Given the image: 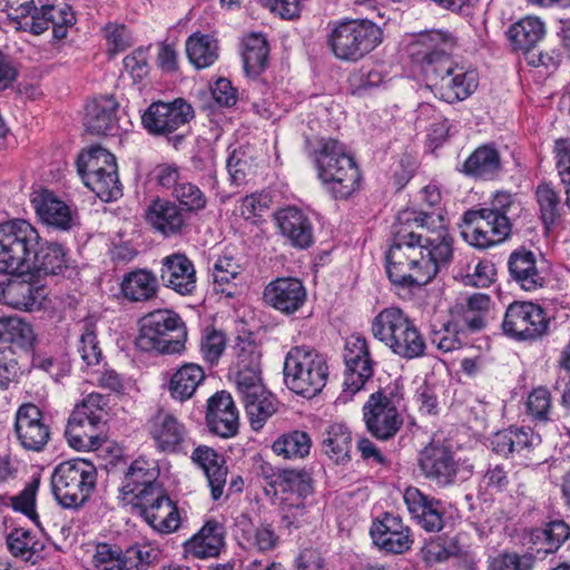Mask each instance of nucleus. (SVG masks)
Listing matches in <instances>:
<instances>
[{"instance_id": "f257e3e1", "label": "nucleus", "mask_w": 570, "mask_h": 570, "mask_svg": "<svg viewBox=\"0 0 570 570\" xmlns=\"http://www.w3.org/2000/svg\"><path fill=\"white\" fill-rule=\"evenodd\" d=\"M453 257V238L441 225L430 234L396 232L386 253V273L395 286H423L446 268Z\"/></svg>"}, {"instance_id": "f03ea898", "label": "nucleus", "mask_w": 570, "mask_h": 570, "mask_svg": "<svg viewBox=\"0 0 570 570\" xmlns=\"http://www.w3.org/2000/svg\"><path fill=\"white\" fill-rule=\"evenodd\" d=\"M313 161L317 178L332 198L347 199L358 190L361 171L343 142L334 138L318 139Z\"/></svg>"}, {"instance_id": "7ed1b4c3", "label": "nucleus", "mask_w": 570, "mask_h": 570, "mask_svg": "<svg viewBox=\"0 0 570 570\" xmlns=\"http://www.w3.org/2000/svg\"><path fill=\"white\" fill-rule=\"evenodd\" d=\"M371 332L393 354L413 360L424 355L426 344L420 330L399 307L382 309L371 323Z\"/></svg>"}, {"instance_id": "20e7f679", "label": "nucleus", "mask_w": 570, "mask_h": 570, "mask_svg": "<svg viewBox=\"0 0 570 570\" xmlns=\"http://www.w3.org/2000/svg\"><path fill=\"white\" fill-rule=\"evenodd\" d=\"M39 240L38 230L24 219L0 225V274H31Z\"/></svg>"}, {"instance_id": "39448f33", "label": "nucleus", "mask_w": 570, "mask_h": 570, "mask_svg": "<svg viewBox=\"0 0 570 570\" xmlns=\"http://www.w3.org/2000/svg\"><path fill=\"white\" fill-rule=\"evenodd\" d=\"M328 379L325 357L306 346L288 351L284 362V381L294 393L312 399L322 392Z\"/></svg>"}, {"instance_id": "423d86ee", "label": "nucleus", "mask_w": 570, "mask_h": 570, "mask_svg": "<svg viewBox=\"0 0 570 570\" xmlns=\"http://www.w3.org/2000/svg\"><path fill=\"white\" fill-rule=\"evenodd\" d=\"M97 484L96 466L83 459L59 463L51 474V491L66 509H78L91 497Z\"/></svg>"}, {"instance_id": "0eeeda50", "label": "nucleus", "mask_w": 570, "mask_h": 570, "mask_svg": "<svg viewBox=\"0 0 570 570\" xmlns=\"http://www.w3.org/2000/svg\"><path fill=\"white\" fill-rule=\"evenodd\" d=\"M57 0H26L14 9L18 29L39 36L52 29V38L62 40L75 24L76 16L67 3Z\"/></svg>"}, {"instance_id": "6e6552de", "label": "nucleus", "mask_w": 570, "mask_h": 570, "mask_svg": "<svg viewBox=\"0 0 570 570\" xmlns=\"http://www.w3.org/2000/svg\"><path fill=\"white\" fill-rule=\"evenodd\" d=\"M381 28L368 19L341 21L328 35V45L337 59L357 61L382 42Z\"/></svg>"}, {"instance_id": "1a4fd4ad", "label": "nucleus", "mask_w": 570, "mask_h": 570, "mask_svg": "<svg viewBox=\"0 0 570 570\" xmlns=\"http://www.w3.org/2000/svg\"><path fill=\"white\" fill-rule=\"evenodd\" d=\"M78 173L85 185L104 202L121 196V185L115 156L100 146L82 151L77 160Z\"/></svg>"}, {"instance_id": "9d476101", "label": "nucleus", "mask_w": 570, "mask_h": 570, "mask_svg": "<svg viewBox=\"0 0 570 570\" xmlns=\"http://www.w3.org/2000/svg\"><path fill=\"white\" fill-rule=\"evenodd\" d=\"M425 80L435 97L453 104L466 99L476 90L479 75L474 68L455 63L448 56L435 67L426 66Z\"/></svg>"}, {"instance_id": "9b49d317", "label": "nucleus", "mask_w": 570, "mask_h": 570, "mask_svg": "<svg viewBox=\"0 0 570 570\" xmlns=\"http://www.w3.org/2000/svg\"><path fill=\"white\" fill-rule=\"evenodd\" d=\"M569 537L570 529L566 522H550L546 528L531 531L528 553L500 554L491 561L490 570H532L534 559L556 552Z\"/></svg>"}, {"instance_id": "f8f14e48", "label": "nucleus", "mask_w": 570, "mask_h": 570, "mask_svg": "<svg viewBox=\"0 0 570 570\" xmlns=\"http://www.w3.org/2000/svg\"><path fill=\"white\" fill-rule=\"evenodd\" d=\"M419 466L426 479L442 488L464 481L472 474V465L451 446L441 443H430L420 452Z\"/></svg>"}, {"instance_id": "ddd939ff", "label": "nucleus", "mask_w": 570, "mask_h": 570, "mask_svg": "<svg viewBox=\"0 0 570 570\" xmlns=\"http://www.w3.org/2000/svg\"><path fill=\"white\" fill-rule=\"evenodd\" d=\"M181 327L184 323L174 311H154L141 318L136 344L146 352L179 353L184 348V343L180 340H170L168 335Z\"/></svg>"}, {"instance_id": "4468645a", "label": "nucleus", "mask_w": 570, "mask_h": 570, "mask_svg": "<svg viewBox=\"0 0 570 570\" xmlns=\"http://www.w3.org/2000/svg\"><path fill=\"white\" fill-rule=\"evenodd\" d=\"M460 227L463 239L476 248L497 245L503 242L511 232L508 217L493 216L481 208L465 212Z\"/></svg>"}, {"instance_id": "2eb2a0df", "label": "nucleus", "mask_w": 570, "mask_h": 570, "mask_svg": "<svg viewBox=\"0 0 570 570\" xmlns=\"http://www.w3.org/2000/svg\"><path fill=\"white\" fill-rule=\"evenodd\" d=\"M401 399L393 393H372L363 406V416L368 432L379 440L393 438L403 424L399 411Z\"/></svg>"}, {"instance_id": "dca6fc26", "label": "nucleus", "mask_w": 570, "mask_h": 570, "mask_svg": "<svg viewBox=\"0 0 570 570\" xmlns=\"http://www.w3.org/2000/svg\"><path fill=\"white\" fill-rule=\"evenodd\" d=\"M345 373L343 392L338 400L347 402L364 384L373 376L374 361L365 337L355 334L351 335L345 343L344 350Z\"/></svg>"}, {"instance_id": "f3484780", "label": "nucleus", "mask_w": 570, "mask_h": 570, "mask_svg": "<svg viewBox=\"0 0 570 570\" xmlns=\"http://www.w3.org/2000/svg\"><path fill=\"white\" fill-rule=\"evenodd\" d=\"M193 118V107L184 99L178 98L171 102L150 104L141 115V124L148 134L168 137Z\"/></svg>"}, {"instance_id": "a211bd4d", "label": "nucleus", "mask_w": 570, "mask_h": 570, "mask_svg": "<svg viewBox=\"0 0 570 570\" xmlns=\"http://www.w3.org/2000/svg\"><path fill=\"white\" fill-rule=\"evenodd\" d=\"M146 430L155 449L165 454H186L190 438L185 424L174 414L159 411L153 415Z\"/></svg>"}, {"instance_id": "6ab92c4d", "label": "nucleus", "mask_w": 570, "mask_h": 570, "mask_svg": "<svg viewBox=\"0 0 570 570\" xmlns=\"http://www.w3.org/2000/svg\"><path fill=\"white\" fill-rule=\"evenodd\" d=\"M548 324L541 306L531 302H514L505 312L502 328L511 337L528 340L546 333Z\"/></svg>"}, {"instance_id": "aec40b11", "label": "nucleus", "mask_w": 570, "mask_h": 570, "mask_svg": "<svg viewBox=\"0 0 570 570\" xmlns=\"http://www.w3.org/2000/svg\"><path fill=\"white\" fill-rule=\"evenodd\" d=\"M159 470L156 461L145 458L136 459L122 479L121 499L134 505L135 501H141L148 495L156 494V491L161 489L157 482Z\"/></svg>"}, {"instance_id": "412c9836", "label": "nucleus", "mask_w": 570, "mask_h": 570, "mask_svg": "<svg viewBox=\"0 0 570 570\" xmlns=\"http://www.w3.org/2000/svg\"><path fill=\"white\" fill-rule=\"evenodd\" d=\"M370 534L380 550L394 554L409 551L414 542L410 528L399 515L389 512L373 520Z\"/></svg>"}, {"instance_id": "4be33fe9", "label": "nucleus", "mask_w": 570, "mask_h": 570, "mask_svg": "<svg viewBox=\"0 0 570 570\" xmlns=\"http://www.w3.org/2000/svg\"><path fill=\"white\" fill-rule=\"evenodd\" d=\"M14 431L21 446L35 452L42 451L51 435L50 426L45 422L42 412L31 403L22 404L18 409Z\"/></svg>"}, {"instance_id": "5701e85b", "label": "nucleus", "mask_w": 570, "mask_h": 570, "mask_svg": "<svg viewBox=\"0 0 570 570\" xmlns=\"http://www.w3.org/2000/svg\"><path fill=\"white\" fill-rule=\"evenodd\" d=\"M490 443L495 453L527 464L533 450L541 443V438L530 428H510L494 433Z\"/></svg>"}, {"instance_id": "b1692460", "label": "nucleus", "mask_w": 570, "mask_h": 570, "mask_svg": "<svg viewBox=\"0 0 570 570\" xmlns=\"http://www.w3.org/2000/svg\"><path fill=\"white\" fill-rule=\"evenodd\" d=\"M134 507L140 510L145 521L158 532L170 533L179 528L178 509L164 493L163 489L157 490L156 494L148 495L141 501H135Z\"/></svg>"}, {"instance_id": "393cba45", "label": "nucleus", "mask_w": 570, "mask_h": 570, "mask_svg": "<svg viewBox=\"0 0 570 570\" xmlns=\"http://www.w3.org/2000/svg\"><path fill=\"white\" fill-rule=\"evenodd\" d=\"M455 46L454 37L442 31H431L419 35L410 45L409 53L420 65L426 79V66L435 67L439 61L449 56Z\"/></svg>"}, {"instance_id": "a878e982", "label": "nucleus", "mask_w": 570, "mask_h": 570, "mask_svg": "<svg viewBox=\"0 0 570 570\" xmlns=\"http://www.w3.org/2000/svg\"><path fill=\"white\" fill-rule=\"evenodd\" d=\"M85 127L90 134L105 136H118L127 130L121 125L119 105L112 96H101L87 104Z\"/></svg>"}, {"instance_id": "bb28decb", "label": "nucleus", "mask_w": 570, "mask_h": 570, "mask_svg": "<svg viewBox=\"0 0 570 570\" xmlns=\"http://www.w3.org/2000/svg\"><path fill=\"white\" fill-rule=\"evenodd\" d=\"M31 204L39 219L50 227L69 230L78 224L77 210L52 191L47 189L36 191Z\"/></svg>"}, {"instance_id": "cd10ccee", "label": "nucleus", "mask_w": 570, "mask_h": 570, "mask_svg": "<svg viewBox=\"0 0 570 570\" xmlns=\"http://www.w3.org/2000/svg\"><path fill=\"white\" fill-rule=\"evenodd\" d=\"M235 350L238 367L235 384L245 401L266 391L259 376V353L253 343L245 341L238 343Z\"/></svg>"}, {"instance_id": "c85d7f7f", "label": "nucleus", "mask_w": 570, "mask_h": 570, "mask_svg": "<svg viewBox=\"0 0 570 570\" xmlns=\"http://www.w3.org/2000/svg\"><path fill=\"white\" fill-rule=\"evenodd\" d=\"M403 500L409 513L422 529L428 532H439L443 529L444 509L440 500L414 487L404 490Z\"/></svg>"}, {"instance_id": "c756f323", "label": "nucleus", "mask_w": 570, "mask_h": 570, "mask_svg": "<svg viewBox=\"0 0 570 570\" xmlns=\"http://www.w3.org/2000/svg\"><path fill=\"white\" fill-rule=\"evenodd\" d=\"M160 279L165 287L181 296L196 289L197 276L194 263L184 253H173L161 259Z\"/></svg>"}, {"instance_id": "7c9ffc66", "label": "nucleus", "mask_w": 570, "mask_h": 570, "mask_svg": "<svg viewBox=\"0 0 570 570\" xmlns=\"http://www.w3.org/2000/svg\"><path fill=\"white\" fill-rule=\"evenodd\" d=\"M273 483L277 485L281 491L297 495L296 499L286 498V502L283 507L286 518L292 517L296 519L304 515L306 509L304 499L313 492L309 473L305 470L285 469L278 472Z\"/></svg>"}, {"instance_id": "2f4dec72", "label": "nucleus", "mask_w": 570, "mask_h": 570, "mask_svg": "<svg viewBox=\"0 0 570 570\" xmlns=\"http://www.w3.org/2000/svg\"><path fill=\"white\" fill-rule=\"evenodd\" d=\"M264 297L276 311L292 315L304 306L307 293L298 278L278 277L265 287Z\"/></svg>"}, {"instance_id": "473e14b6", "label": "nucleus", "mask_w": 570, "mask_h": 570, "mask_svg": "<svg viewBox=\"0 0 570 570\" xmlns=\"http://www.w3.org/2000/svg\"><path fill=\"white\" fill-rule=\"evenodd\" d=\"M206 422L209 431L220 438H232L237 433L238 410L228 392H216L208 399Z\"/></svg>"}, {"instance_id": "72a5a7b5", "label": "nucleus", "mask_w": 570, "mask_h": 570, "mask_svg": "<svg viewBox=\"0 0 570 570\" xmlns=\"http://www.w3.org/2000/svg\"><path fill=\"white\" fill-rule=\"evenodd\" d=\"M47 292L42 286L35 285L20 277L0 281V301L16 309L38 311L42 307Z\"/></svg>"}, {"instance_id": "f704fd0d", "label": "nucleus", "mask_w": 570, "mask_h": 570, "mask_svg": "<svg viewBox=\"0 0 570 570\" xmlns=\"http://www.w3.org/2000/svg\"><path fill=\"white\" fill-rule=\"evenodd\" d=\"M274 217L281 235L292 246L305 249L313 244V226L302 209L288 206L276 212Z\"/></svg>"}, {"instance_id": "c9c22d12", "label": "nucleus", "mask_w": 570, "mask_h": 570, "mask_svg": "<svg viewBox=\"0 0 570 570\" xmlns=\"http://www.w3.org/2000/svg\"><path fill=\"white\" fill-rule=\"evenodd\" d=\"M191 461L204 472L213 500H219L224 494L228 473L224 458L214 449L199 445L193 451Z\"/></svg>"}, {"instance_id": "e433bc0d", "label": "nucleus", "mask_w": 570, "mask_h": 570, "mask_svg": "<svg viewBox=\"0 0 570 570\" xmlns=\"http://www.w3.org/2000/svg\"><path fill=\"white\" fill-rule=\"evenodd\" d=\"M223 546V527L216 521H208L184 543V556L186 559L215 558Z\"/></svg>"}, {"instance_id": "4c0bfd02", "label": "nucleus", "mask_w": 570, "mask_h": 570, "mask_svg": "<svg viewBox=\"0 0 570 570\" xmlns=\"http://www.w3.org/2000/svg\"><path fill=\"white\" fill-rule=\"evenodd\" d=\"M236 537L247 550L266 552L276 548L278 535L272 524L265 522L254 523L242 517L236 524Z\"/></svg>"}, {"instance_id": "58836bf2", "label": "nucleus", "mask_w": 570, "mask_h": 570, "mask_svg": "<svg viewBox=\"0 0 570 570\" xmlns=\"http://www.w3.org/2000/svg\"><path fill=\"white\" fill-rule=\"evenodd\" d=\"M462 171L474 178L493 180L502 171L501 155L493 144L479 146L464 161Z\"/></svg>"}, {"instance_id": "ea45409f", "label": "nucleus", "mask_w": 570, "mask_h": 570, "mask_svg": "<svg viewBox=\"0 0 570 570\" xmlns=\"http://www.w3.org/2000/svg\"><path fill=\"white\" fill-rule=\"evenodd\" d=\"M146 220L166 237L178 234L185 225L179 206L166 199H156L148 206Z\"/></svg>"}, {"instance_id": "a19ab883", "label": "nucleus", "mask_w": 570, "mask_h": 570, "mask_svg": "<svg viewBox=\"0 0 570 570\" xmlns=\"http://www.w3.org/2000/svg\"><path fill=\"white\" fill-rule=\"evenodd\" d=\"M159 283L156 274L147 268H137L124 275L120 283L122 296L135 303L148 302L157 296Z\"/></svg>"}, {"instance_id": "79ce46f5", "label": "nucleus", "mask_w": 570, "mask_h": 570, "mask_svg": "<svg viewBox=\"0 0 570 570\" xmlns=\"http://www.w3.org/2000/svg\"><path fill=\"white\" fill-rule=\"evenodd\" d=\"M508 267L511 277L524 291L542 287L544 277L537 266L535 255L527 249H517L509 257Z\"/></svg>"}, {"instance_id": "37998d69", "label": "nucleus", "mask_w": 570, "mask_h": 570, "mask_svg": "<svg viewBox=\"0 0 570 570\" xmlns=\"http://www.w3.org/2000/svg\"><path fill=\"white\" fill-rule=\"evenodd\" d=\"M240 53L246 75L250 77L261 75L267 66L269 53L265 36L259 32L244 35L240 41Z\"/></svg>"}, {"instance_id": "c03bdc74", "label": "nucleus", "mask_w": 570, "mask_h": 570, "mask_svg": "<svg viewBox=\"0 0 570 570\" xmlns=\"http://www.w3.org/2000/svg\"><path fill=\"white\" fill-rule=\"evenodd\" d=\"M204 380L205 371L200 365L186 363L171 375L168 382L170 396L180 402L189 400Z\"/></svg>"}, {"instance_id": "a18cd8bd", "label": "nucleus", "mask_w": 570, "mask_h": 570, "mask_svg": "<svg viewBox=\"0 0 570 570\" xmlns=\"http://www.w3.org/2000/svg\"><path fill=\"white\" fill-rule=\"evenodd\" d=\"M546 28L537 17H524L511 24L507 31L514 50L530 51L543 38Z\"/></svg>"}, {"instance_id": "49530a36", "label": "nucleus", "mask_w": 570, "mask_h": 570, "mask_svg": "<svg viewBox=\"0 0 570 570\" xmlns=\"http://www.w3.org/2000/svg\"><path fill=\"white\" fill-rule=\"evenodd\" d=\"M189 62L197 69L210 67L218 59V42L209 35L194 32L185 42Z\"/></svg>"}, {"instance_id": "de8ad7c7", "label": "nucleus", "mask_w": 570, "mask_h": 570, "mask_svg": "<svg viewBox=\"0 0 570 570\" xmlns=\"http://www.w3.org/2000/svg\"><path fill=\"white\" fill-rule=\"evenodd\" d=\"M312 448L309 434L301 430H292L279 435L272 445L273 452L286 460L306 458Z\"/></svg>"}, {"instance_id": "09e8293b", "label": "nucleus", "mask_w": 570, "mask_h": 570, "mask_svg": "<svg viewBox=\"0 0 570 570\" xmlns=\"http://www.w3.org/2000/svg\"><path fill=\"white\" fill-rule=\"evenodd\" d=\"M66 267V253L63 247L57 243L40 244L36 248L35 264L31 273L43 272L45 274H59Z\"/></svg>"}, {"instance_id": "8fccbe9b", "label": "nucleus", "mask_w": 570, "mask_h": 570, "mask_svg": "<svg viewBox=\"0 0 570 570\" xmlns=\"http://www.w3.org/2000/svg\"><path fill=\"white\" fill-rule=\"evenodd\" d=\"M105 397L101 394L90 393L76 406L69 419L86 425L89 430H97L105 417Z\"/></svg>"}, {"instance_id": "3c124183", "label": "nucleus", "mask_w": 570, "mask_h": 570, "mask_svg": "<svg viewBox=\"0 0 570 570\" xmlns=\"http://www.w3.org/2000/svg\"><path fill=\"white\" fill-rule=\"evenodd\" d=\"M7 546L14 557L32 563L36 562L33 558L43 549V543L31 531L24 529L11 531L7 537Z\"/></svg>"}, {"instance_id": "603ef678", "label": "nucleus", "mask_w": 570, "mask_h": 570, "mask_svg": "<svg viewBox=\"0 0 570 570\" xmlns=\"http://www.w3.org/2000/svg\"><path fill=\"white\" fill-rule=\"evenodd\" d=\"M243 402L250 426L255 431H259L277 409L275 396L266 391Z\"/></svg>"}, {"instance_id": "864d4df0", "label": "nucleus", "mask_w": 570, "mask_h": 570, "mask_svg": "<svg viewBox=\"0 0 570 570\" xmlns=\"http://www.w3.org/2000/svg\"><path fill=\"white\" fill-rule=\"evenodd\" d=\"M352 438L351 432L342 424H332L323 440L324 453L336 463L348 458Z\"/></svg>"}, {"instance_id": "5fc2aeb1", "label": "nucleus", "mask_w": 570, "mask_h": 570, "mask_svg": "<svg viewBox=\"0 0 570 570\" xmlns=\"http://www.w3.org/2000/svg\"><path fill=\"white\" fill-rule=\"evenodd\" d=\"M540 217L546 226L553 225L560 217L561 198L554 186L550 183H541L535 189Z\"/></svg>"}, {"instance_id": "6e6d98bb", "label": "nucleus", "mask_w": 570, "mask_h": 570, "mask_svg": "<svg viewBox=\"0 0 570 570\" xmlns=\"http://www.w3.org/2000/svg\"><path fill=\"white\" fill-rule=\"evenodd\" d=\"M95 570H129L125 552L108 543H98L92 554Z\"/></svg>"}, {"instance_id": "4d7b16f0", "label": "nucleus", "mask_w": 570, "mask_h": 570, "mask_svg": "<svg viewBox=\"0 0 570 570\" xmlns=\"http://www.w3.org/2000/svg\"><path fill=\"white\" fill-rule=\"evenodd\" d=\"M66 436L71 448L77 451L96 450L100 445V439L96 430H89L86 425L68 420Z\"/></svg>"}, {"instance_id": "13d9d810", "label": "nucleus", "mask_w": 570, "mask_h": 570, "mask_svg": "<svg viewBox=\"0 0 570 570\" xmlns=\"http://www.w3.org/2000/svg\"><path fill=\"white\" fill-rule=\"evenodd\" d=\"M226 348V335L216 328L203 332L199 351L203 360L209 365H216Z\"/></svg>"}, {"instance_id": "bf43d9fd", "label": "nucleus", "mask_w": 570, "mask_h": 570, "mask_svg": "<svg viewBox=\"0 0 570 570\" xmlns=\"http://www.w3.org/2000/svg\"><path fill=\"white\" fill-rule=\"evenodd\" d=\"M78 352L87 366L98 365L102 360V353L97 340L94 323H85L79 337Z\"/></svg>"}, {"instance_id": "052dcab7", "label": "nucleus", "mask_w": 570, "mask_h": 570, "mask_svg": "<svg viewBox=\"0 0 570 570\" xmlns=\"http://www.w3.org/2000/svg\"><path fill=\"white\" fill-rule=\"evenodd\" d=\"M173 195L190 212L202 210L207 204V198L204 193L191 183L186 181L178 184L173 190Z\"/></svg>"}, {"instance_id": "680f3d73", "label": "nucleus", "mask_w": 570, "mask_h": 570, "mask_svg": "<svg viewBox=\"0 0 570 570\" xmlns=\"http://www.w3.org/2000/svg\"><path fill=\"white\" fill-rule=\"evenodd\" d=\"M271 197L264 193H254L239 200L238 210L246 220L256 222L269 208Z\"/></svg>"}, {"instance_id": "e2e57ef3", "label": "nucleus", "mask_w": 570, "mask_h": 570, "mask_svg": "<svg viewBox=\"0 0 570 570\" xmlns=\"http://www.w3.org/2000/svg\"><path fill=\"white\" fill-rule=\"evenodd\" d=\"M240 274V265L233 257H219L214 264L212 276L216 291L224 293L223 285L228 284Z\"/></svg>"}, {"instance_id": "0e129e2a", "label": "nucleus", "mask_w": 570, "mask_h": 570, "mask_svg": "<svg viewBox=\"0 0 570 570\" xmlns=\"http://www.w3.org/2000/svg\"><path fill=\"white\" fill-rule=\"evenodd\" d=\"M20 367L12 347L0 348V389L7 390L17 382Z\"/></svg>"}, {"instance_id": "69168bd1", "label": "nucleus", "mask_w": 570, "mask_h": 570, "mask_svg": "<svg viewBox=\"0 0 570 570\" xmlns=\"http://www.w3.org/2000/svg\"><path fill=\"white\" fill-rule=\"evenodd\" d=\"M527 409L533 420L546 422L549 420L551 396L547 389H534L528 396Z\"/></svg>"}, {"instance_id": "338daca9", "label": "nucleus", "mask_w": 570, "mask_h": 570, "mask_svg": "<svg viewBox=\"0 0 570 570\" xmlns=\"http://www.w3.org/2000/svg\"><path fill=\"white\" fill-rule=\"evenodd\" d=\"M495 276V266L491 261L483 259L476 263L473 272L462 276V283L466 286L488 287Z\"/></svg>"}, {"instance_id": "774afa93", "label": "nucleus", "mask_w": 570, "mask_h": 570, "mask_svg": "<svg viewBox=\"0 0 570 570\" xmlns=\"http://www.w3.org/2000/svg\"><path fill=\"white\" fill-rule=\"evenodd\" d=\"M125 554L129 570H145L157 558V551L148 544H135Z\"/></svg>"}]
</instances>
